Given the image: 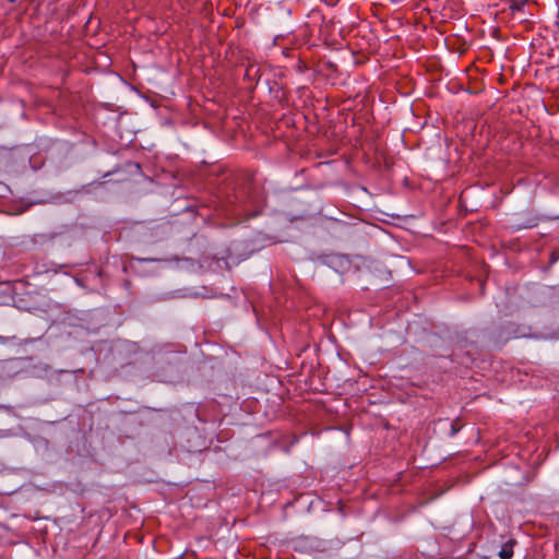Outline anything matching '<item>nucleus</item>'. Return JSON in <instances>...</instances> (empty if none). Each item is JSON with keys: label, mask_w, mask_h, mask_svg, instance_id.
<instances>
[{"label": "nucleus", "mask_w": 559, "mask_h": 559, "mask_svg": "<svg viewBox=\"0 0 559 559\" xmlns=\"http://www.w3.org/2000/svg\"><path fill=\"white\" fill-rule=\"evenodd\" d=\"M514 545H515L514 539H509L507 543H504L498 552V556L500 557V559H511L513 556Z\"/></svg>", "instance_id": "nucleus-1"}, {"label": "nucleus", "mask_w": 559, "mask_h": 559, "mask_svg": "<svg viewBox=\"0 0 559 559\" xmlns=\"http://www.w3.org/2000/svg\"><path fill=\"white\" fill-rule=\"evenodd\" d=\"M527 0H514L510 4V9L514 11H521Z\"/></svg>", "instance_id": "nucleus-2"}, {"label": "nucleus", "mask_w": 559, "mask_h": 559, "mask_svg": "<svg viewBox=\"0 0 559 559\" xmlns=\"http://www.w3.org/2000/svg\"><path fill=\"white\" fill-rule=\"evenodd\" d=\"M11 3L15 2L16 0H9Z\"/></svg>", "instance_id": "nucleus-3"}]
</instances>
